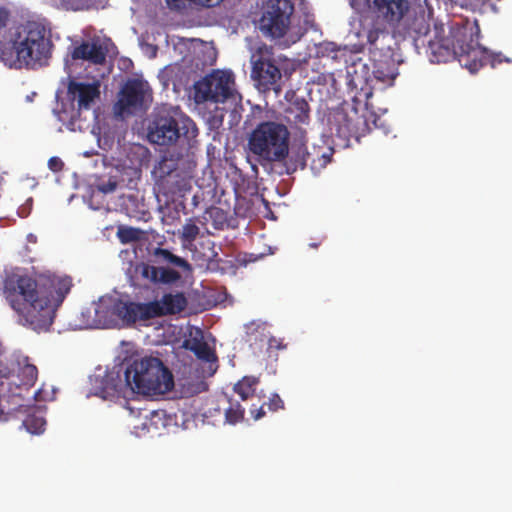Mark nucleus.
<instances>
[{
  "label": "nucleus",
  "instance_id": "nucleus-31",
  "mask_svg": "<svg viewBox=\"0 0 512 512\" xmlns=\"http://www.w3.org/2000/svg\"><path fill=\"white\" fill-rule=\"evenodd\" d=\"M199 248L195 247V251L199 254V258L203 261H213L218 256V252L215 249V243L205 236L202 232L198 242Z\"/></svg>",
  "mask_w": 512,
  "mask_h": 512
},
{
  "label": "nucleus",
  "instance_id": "nucleus-27",
  "mask_svg": "<svg viewBox=\"0 0 512 512\" xmlns=\"http://www.w3.org/2000/svg\"><path fill=\"white\" fill-rule=\"evenodd\" d=\"M121 207L132 218L140 219L146 213L143 201L135 194L123 195L121 197Z\"/></svg>",
  "mask_w": 512,
  "mask_h": 512
},
{
  "label": "nucleus",
  "instance_id": "nucleus-45",
  "mask_svg": "<svg viewBox=\"0 0 512 512\" xmlns=\"http://www.w3.org/2000/svg\"><path fill=\"white\" fill-rule=\"evenodd\" d=\"M310 246L313 247V248H316L317 244L316 243H312V244H310Z\"/></svg>",
  "mask_w": 512,
  "mask_h": 512
},
{
  "label": "nucleus",
  "instance_id": "nucleus-38",
  "mask_svg": "<svg viewBox=\"0 0 512 512\" xmlns=\"http://www.w3.org/2000/svg\"><path fill=\"white\" fill-rule=\"evenodd\" d=\"M63 165L64 163L62 162V160L58 157H51L48 161V166L49 168L54 171V172H58L60 170H62L63 168Z\"/></svg>",
  "mask_w": 512,
  "mask_h": 512
},
{
  "label": "nucleus",
  "instance_id": "nucleus-34",
  "mask_svg": "<svg viewBox=\"0 0 512 512\" xmlns=\"http://www.w3.org/2000/svg\"><path fill=\"white\" fill-rule=\"evenodd\" d=\"M209 215L213 220V226L215 229L221 230L227 223V217L224 211L221 208H211L209 210Z\"/></svg>",
  "mask_w": 512,
  "mask_h": 512
},
{
  "label": "nucleus",
  "instance_id": "nucleus-11",
  "mask_svg": "<svg viewBox=\"0 0 512 512\" xmlns=\"http://www.w3.org/2000/svg\"><path fill=\"white\" fill-rule=\"evenodd\" d=\"M295 11L291 0H269L259 20V29L271 38H282L291 25Z\"/></svg>",
  "mask_w": 512,
  "mask_h": 512
},
{
  "label": "nucleus",
  "instance_id": "nucleus-43",
  "mask_svg": "<svg viewBox=\"0 0 512 512\" xmlns=\"http://www.w3.org/2000/svg\"><path fill=\"white\" fill-rule=\"evenodd\" d=\"M151 416H158V411H152Z\"/></svg>",
  "mask_w": 512,
  "mask_h": 512
},
{
  "label": "nucleus",
  "instance_id": "nucleus-7",
  "mask_svg": "<svg viewBox=\"0 0 512 512\" xmlns=\"http://www.w3.org/2000/svg\"><path fill=\"white\" fill-rule=\"evenodd\" d=\"M197 134L195 123L179 107L163 106L154 115L148 137L158 145H172L181 136L191 139Z\"/></svg>",
  "mask_w": 512,
  "mask_h": 512
},
{
  "label": "nucleus",
  "instance_id": "nucleus-42",
  "mask_svg": "<svg viewBox=\"0 0 512 512\" xmlns=\"http://www.w3.org/2000/svg\"><path fill=\"white\" fill-rule=\"evenodd\" d=\"M223 0H201V4L206 7H213L221 3Z\"/></svg>",
  "mask_w": 512,
  "mask_h": 512
},
{
  "label": "nucleus",
  "instance_id": "nucleus-13",
  "mask_svg": "<svg viewBox=\"0 0 512 512\" xmlns=\"http://www.w3.org/2000/svg\"><path fill=\"white\" fill-rule=\"evenodd\" d=\"M151 99L152 90L148 82L131 78L122 86L115 106L120 114L130 115L142 110Z\"/></svg>",
  "mask_w": 512,
  "mask_h": 512
},
{
  "label": "nucleus",
  "instance_id": "nucleus-32",
  "mask_svg": "<svg viewBox=\"0 0 512 512\" xmlns=\"http://www.w3.org/2000/svg\"><path fill=\"white\" fill-rule=\"evenodd\" d=\"M259 381L254 376H245L234 386V391L243 401H247L255 393Z\"/></svg>",
  "mask_w": 512,
  "mask_h": 512
},
{
  "label": "nucleus",
  "instance_id": "nucleus-15",
  "mask_svg": "<svg viewBox=\"0 0 512 512\" xmlns=\"http://www.w3.org/2000/svg\"><path fill=\"white\" fill-rule=\"evenodd\" d=\"M187 306V299L183 293H167L157 301L140 303L141 321H147L154 318L174 315L182 312Z\"/></svg>",
  "mask_w": 512,
  "mask_h": 512
},
{
  "label": "nucleus",
  "instance_id": "nucleus-8",
  "mask_svg": "<svg viewBox=\"0 0 512 512\" xmlns=\"http://www.w3.org/2000/svg\"><path fill=\"white\" fill-rule=\"evenodd\" d=\"M94 316L86 325L94 328H110L122 322L125 325H133L141 322L140 302L123 301L121 299L107 297L101 298L93 306Z\"/></svg>",
  "mask_w": 512,
  "mask_h": 512
},
{
  "label": "nucleus",
  "instance_id": "nucleus-21",
  "mask_svg": "<svg viewBox=\"0 0 512 512\" xmlns=\"http://www.w3.org/2000/svg\"><path fill=\"white\" fill-rule=\"evenodd\" d=\"M72 287V279L68 276L53 277L42 284L49 297V304L53 307V318L57 308L62 304Z\"/></svg>",
  "mask_w": 512,
  "mask_h": 512
},
{
  "label": "nucleus",
  "instance_id": "nucleus-36",
  "mask_svg": "<svg viewBox=\"0 0 512 512\" xmlns=\"http://www.w3.org/2000/svg\"><path fill=\"white\" fill-rule=\"evenodd\" d=\"M323 48L328 53V56H331L332 59H338L339 53L344 54L347 51L346 47L341 48L334 42H328L324 44Z\"/></svg>",
  "mask_w": 512,
  "mask_h": 512
},
{
  "label": "nucleus",
  "instance_id": "nucleus-35",
  "mask_svg": "<svg viewBox=\"0 0 512 512\" xmlns=\"http://www.w3.org/2000/svg\"><path fill=\"white\" fill-rule=\"evenodd\" d=\"M117 187L118 180L115 176H110L107 180H101L97 184V189L104 194L114 192L117 189Z\"/></svg>",
  "mask_w": 512,
  "mask_h": 512
},
{
  "label": "nucleus",
  "instance_id": "nucleus-20",
  "mask_svg": "<svg viewBox=\"0 0 512 512\" xmlns=\"http://www.w3.org/2000/svg\"><path fill=\"white\" fill-rule=\"evenodd\" d=\"M366 37L369 55L372 54V52L390 53V50H394L392 47L395 43L394 39L385 25L380 23L379 20L367 31Z\"/></svg>",
  "mask_w": 512,
  "mask_h": 512
},
{
  "label": "nucleus",
  "instance_id": "nucleus-30",
  "mask_svg": "<svg viewBox=\"0 0 512 512\" xmlns=\"http://www.w3.org/2000/svg\"><path fill=\"white\" fill-rule=\"evenodd\" d=\"M199 226L196 224L195 219L190 218L186 221V223L182 226V230L180 232V240L185 247H191L194 245V242L197 238L200 239Z\"/></svg>",
  "mask_w": 512,
  "mask_h": 512
},
{
  "label": "nucleus",
  "instance_id": "nucleus-14",
  "mask_svg": "<svg viewBox=\"0 0 512 512\" xmlns=\"http://www.w3.org/2000/svg\"><path fill=\"white\" fill-rule=\"evenodd\" d=\"M130 279L135 287H147L149 284L172 285L181 279V274L170 267H156L141 262L132 269Z\"/></svg>",
  "mask_w": 512,
  "mask_h": 512
},
{
  "label": "nucleus",
  "instance_id": "nucleus-4",
  "mask_svg": "<svg viewBox=\"0 0 512 512\" xmlns=\"http://www.w3.org/2000/svg\"><path fill=\"white\" fill-rule=\"evenodd\" d=\"M290 132L287 126L277 121H261L250 132L247 148L258 162L265 166L283 162L289 155Z\"/></svg>",
  "mask_w": 512,
  "mask_h": 512
},
{
  "label": "nucleus",
  "instance_id": "nucleus-40",
  "mask_svg": "<svg viewBox=\"0 0 512 512\" xmlns=\"http://www.w3.org/2000/svg\"><path fill=\"white\" fill-rule=\"evenodd\" d=\"M123 241H132L136 239L135 230L127 229L120 232Z\"/></svg>",
  "mask_w": 512,
  "mask_h": 512
},
{
  "label": "nucleus",
  "instance_id": "nucleus-41",
  "mask_svg": "<svg viewBox=\"0 0 512 512\" xmlns=\"http://www.w3.org/2000/svg\"><path fill=\"white\" fill-rule=\"evenodd\" d=\"M262 256H263V254H254V253L245 254L243 259H242V262L246 265L248 263L257 261Z\"/></svg>",
  "mask_w": 512,
  "mask_h": 512
},
{
  "label": "nucleus",
  "instance_id": "nucleus-39",
  "mask_svg": "<svg viewBox=\"0 0 512 512\" xmlns=\"http://www.w3.org/2000/svg\"><path fill=\"white\" fill-rule=\"evenodd\" d=\"M23 372L29 377V380L31 381H34L37 378V368L34 365L25 366Z\"/></svg>",
  "mask_w": 512,
  "mask_h": 512
},
{
  "label": "nucleus",
  "instance_id": "nucleus-28",
  "mask_svg": "<svg viewBox=\"0 0 512 512\" xmlns=\"http://www.w3.org/2000/svg\"><path fill=\"white\" fill-rule=\"evenodd\" d=\"M332 153L324 151L323 147L313 146L310 150L308 166L314 173L320 172L331 161Z\"/></svg>",
  "mask_w": 512,
  "mask_h": 512
},
{
  "label": "nucleus",
  "instance_id": "nucleus-33",
  "mask_svg": "<svg viewBox=\"0 0 512 512\" xmlns=\"http://www.w3.org/2000/svg\"><path fill=\"white\" fill-rule=\"evenodd\" d=\"M223 401L224 404H227V406L223 408L225 416H244L245 408L242 407L238 401H233L232 399L226 397L223 399Z\"/></svg>",
  "mask_w": 512,
  "mask_h": 512
},
{
  "label": "nucleus",
  "instance_id": "nucleus-5",
  "mask_svg": "<svg viewBox=\"0 0 512 512\" xmlns=\"http://www.w3.org/2000/svg\"><path fill=\"white\" fill-rule=\"evenodd\" d=\"M251 78L256 88L266 93L274 91L279 95L283 87V77L291 75L294 70L290 60L283 55H276L273 47L262 44L251 55Z\"/></svg>",
  "mask_w": 512,
  "mask_h": 512
},
{
  "label": "nucleus",
  "instance_id": "nucleus-9",
  "mask_svg": "<svg viewBox=\"0 0 512 512\" xmlns=\"http://www.w3.org/2000/svg\"><path fill=\"white\" fill-rule=\"evenodd\" d=\"M152 176L158 192L171 200L184 197L192 188V176L173 158L162 157L154 165Z\"/></svg>",
  "mask_w": 512,
  "mask_h": 512
},
{
  "label": "nucleus",
  "instance_id": "nucleus-6",
  "mask_svg": "<svg viewBox=\"0 0 512 512\" xmlns=\"http://www.w3.org/2000/svg\"><path fill=\"white\" fill-rule=\"evenodd\" d=\"M443 26H435L434 38L428 41L429 59L433 63H446L458 60L461 66L464 63L461 59L470 58L474 36L480 35V27L475 21L473 25L452 29L448 37H444Z\"/></svg>",
  "mask_w": 512,
  "mask_h": 512
},
{
  "label": "nucleus",
  "instance_id": "nucleus-22",
  "mask_svg": "<svg viewBox=\"0 0 512 512\" xmlns=\"http://www.w3.org/2000/svg\"><path fill=\"white\" fill-rule=\"evenodd\" d=\"M288 104L285 108V117L288 122L294 125L308 124L310 120V107L304 97L298 96L295 92L287 94Z\"/></svg>",
  "mask_w": 512,
  "mask_h": 512
},
{
  "label": "nucleus",
  "instance_id": "nucleus-18",
  "mask_svg": "<svg viewBox=\"0 0 512 512\" xmlns=\"http://www.w3.org/2000/svg\"><path fill=\"white\" fill-rule=\"evenodd\" d=\"M337 134L339 137L350 141L355 139L359 141L368 130L367 121L364 116L359 115L356 109L350 113L343 112L337 115Z\"/></svg>",
  "mask_w": 512,
  "mask_h": 512
},
{
  "label": "nucleus",
  "instance_id": "nucleus-16",
  "mask_svg": "<svg viewBox=\"0 0 512 512\" xmlns=\"http://www.w3.org/2000/svg\"><path fill=\"white\" fill-rule=\"evenodd\" d=\"M370 60L372 62V75L376 84H380V88L392 86L398 76L399 64L395 59L394 50H390V53L372 52Z\"/></svg>",
  "mask_w": 512,
  "mask_h": 512
},
{
  "label": "nucleus",
  "instance_id": "nucleus-29",
  "mask_svg": "<svg viewBox=\"0 0 512 512\" xmlns=\"http://www.w3.org/2000/svg\"><path fill=\"white\" fill-rule=\"evenodd\" d=\"M254 408L250 409L252 416H265L267 412L275 413L279 410L284 409V402L281 397L274 393L272 394L267 402H264L259 407L252 405Z\"/></svg>",
  "mask_w": 512,
  "mask_h": 512
},
{
  "label": "nucleus",
  "instance_id": "nucleus-1",
  "mask_svg": "<svg viewBox=\"0 0 512 512\" xmlns=\"http://www.w3.org/2000/svg\"><path fill=\"white\" fill-rule=\"evenodd\" d=\"M174 387V377L164 363L156 357H144L130 362L124 379L119 372H107L92 380L91 394L110 402L126 400L128 392L144 396H159Z\"/></svg>",
  "mask_w": 512,
  "mask_h": 512
},
{
  "label": "nucleus",
  "instance_id": "nucleus-44",
  "mask_svg": "<svg viewBox=\"0 0 512 512\" xmlns=\"http://www.w3.org/2000/svg\"><path fill=\"white\" fill-rule=\"evenodd\" d=\"M428 27L425 28V31H423V34H427ZM419 33H422L421 29L418 31Z\"/></svg>",
  "mask_w": 512,
  "mask_h": 512
},
{
  "label": "nucleus",
  "instance_id": "nucleus-2",
  "mask_svg": "<svg viewBox=\"0 0 512 512\" xmlns=\"http://www.w3.org/2000/svg\"><path fill=\"white\" fill-rule=\"evenodd\" d=\"M54 44L49 25L27 20L10 27L0 39V60L15 67L44 66L52 56Z\"/></svg>",
  "mask_w": 512,
  "mask_h": 512
},
{
  "label": "nucleus",
  "instance_id": "nucleus-10",
  "mask_svg": "<svg viewBox=\"0 0 512 512\" xmlns=\"http://www.w3.org/2000/svg\"><path fill=\"white\" fill-rule=\"evenodd\" d=\"M100 96V83L78 82L70 79L67 85L68 104L62 102L57 111L58 119L68 127H74L83 110H89L96 98Z\"/></svg>",
  "mask_w": 512,
  "mask_h": 512
},
{
  "label": "nucleus",
  "instance_id": "nucleus-12",
  "mask_svg": "<svg viewBox=\"0 0 512 512\" xmlns=\"http://www.w3.org/2000/svg\"><path fill=\"white\" fill-rule=\"evenodd\" d=\"M197 103H224L233 96L234 77L231 72L216 70L195 84Z\"/></svg>",
  "mask_w": 512,
  "mask_h": 512
},
{
  "label": "nucleus",
  "instance_id": "nucleus-3",
  "mask_svg": "<svg viewBox=\"0 0 512 512\" xmlns=\"http://www.w3.org/2000/svg\"><path fill=\"white\" fill-rule=\"evenodd\" d=\"M3 292L20 322L38 332L50 328L53 307L42 284L26 275L11 274L4 280Z\"/></svg>",
  "mask_w": 512,
  "mask_h": 512
},
{
  "label": "nucleus",
  "instance_id": "nucleus-24",
  "mask_svg": "<svg viewBox=\"0 0 512 512\" xmlns=\"http://www.w3.org/2000/svg\"><path fill=\"white\" fill-rule=\"evenodd\" d=\"M185 349L193 352L200 360L211 362L216 359L214 352L204 341L203 334L200 329H196L195 333H191L189 338L183 341L182 345Z\"/></svg>",
  "mask_w": 512,
  "mask_h": 512
},
{
  "label": "nucleus",
  "instance_id": "nucleus-37",
  "mask_svg": "<svg viewBox=\"0 0 512 512\" xmlns=\"http://www.w3.org/2000/svg\"><path fill=\"white\" fill-rule=\"evenodd\" d=\"M10 16V11L6 7H0V30L7 26Z\"/></svg>",
  "mask_w": 512,
  "mask_h": 512
},
{
  "label": "nucleus",
  "instance_id": "nucleus-17",
  "mask_svg": "<svg viewBox=\"0 0 512 512\" xmlns=\"http://www.w3.org/2000/svg\"><path fill=\"white\" fill-rule=\"evenodd\" d=\"M479 36H474L472 48H470V58H463L461 61L464 67L471 73H476L483 66L490 64L492 68L503 62H510V59L501 53L490 52L487 48L479 43Z\"/></svg>",
  "mask_w": 512,
  "mask_h": 512
},
{
  "label": "nucleus",
  "instance_id": "nucleus-25",
  "mask_svg": "<svg viewBox=\"0 0 512 512\" xmlns=\"http://www.w3.org/2000/svg\"><path fill=\"white\" fill-rule=\"evenodd\" d=\"M310 150L305 144H300L293 148L291 155L287 158V172L292 173L297 169H304L308 166Z\"/></svg>",
  "mask_w": 512,
  "mask_h": 512
},
{
  "label": "nucleus",
  "instance_id": "nucleus-26",
  "mask_svg": "<svg viewBox=\"0 0 512 512\" xmlns=\"http://www.w3.org/2000/svg\"><path fill=\"white\" fill-rule=\"evenodd\" d=\"M157 263L166 264L167 266L180 267L184 271H191V265L187 260L173 254L168 249L156 248L153 253Z\"/></svg>",
  "mask_w": 512,
  "mask_h": 512
},
{
  "label": "nucleus",
  "instance_id": "nucleus-19",
  "mask_svg": "<svg viewBox=\"0 0 512 512\" xmlns=\"http://www.w3.org/2000/svg\"><path fill=\"white\" fill-rule=\"evenodd\" d=\"M366 3L378 19L388 23H398L408 9L405 0H366Z\"/></svg>",
  "mask_w": 512,
  "mask_h": 512
},
{
  "label": "nucleus",
  "instance_id": "nucleus-23",
  "mask_svg": "<svg viewBox=\"0 0 512 512\" xmlns=\"http://www.w3.org/2000/svg\"><path fill=\"white\" fill-rule=\"evenodd\" d=\"M71 56L74 60H87L93 64H103L106 60V52L99 42H83L74 48Z\"/></svg>",
  "mask_w": 512,
  "mask_h": 512
}]
</instances>
